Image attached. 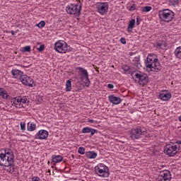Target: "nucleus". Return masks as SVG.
I'll use <instances>...</instances> for the list:
<instances>
[{
    "mask_svg": "<svg viewBox=\"0 0 181 181\" xmlns=\"http://www.w3.org/2000/svg\"><path fill=\"white\" fill-rule=\"evenodd\" d=\"M175 144H177V145H181V141L178 140L175 142Z\"/></svg>",
    "mask_w": 181,
    "mask_h": 181,
    "instance_id": "obj_39",
    "label": "nucleus"
},
{
    "mask_svg": "<svg viewBox=\"0 0 181 181\" xmlns=\"http://www.w3.org/2000/svg\"><path fill=\"white\" fill-rule=\"evenodd\" d=\"M11 35H12V36H15V31L12 30L11 31Z\"/></svg>",
    "mask_w": 181,
    "mask_h": 181,
    "instance_id": "obj_41",
    "label": "nucleus"
},
{
    "mask_svg": "<svg viewBox=\"0 0 181 181\" xmlns=\"http://www.w3.org/2000/svg\"><path fill=\"white\" fill-rule=\"evenodd\" d=\"M78 73L80 76V80L82 83L85 85L86 87H90L91 84V81H90V78H88V71L87 69L78 66L76 68Z\"/></svg>",
    "mask_w": 181,
    "mask_h": 181,
    "instance_id": "obj_5",
    "label": "nucleus"
},
{
    "mask_svg": "<svg viewBox=\"0 0 181 181\" xmlns=\"http://www.w3.org/2000/svg\"><path fill=\"white\" fill-rule=\"evenodd\" d=\"M158 16L162 22H172L175 18V13L170 9H163L158 11Z\"/></svg>",
    "mask_w": 181,
    "mask_h": 181,
    "instance_id": "obj_4",
    "label": "nucleus"
},
{
    "mask_svg": "<svg viewBox=\"0 0 181 181\" xmlns=\"http://www.w3.org/2000/svg\"><path fill=\"white\" fill-rule=\"evenodd\" d=\"M134 26H135V19H132L127 27V32L129 33H132V29H134Z\"/></svg>",
    "mask_w": 181,
    "mask_h": 181,
    "instance_id": "obj_23",
    "label": "nucleus"
},
{
    "mask_svg": "<svg viewBox=\"0 0 181 181\" xmlns=\"http://www.w3.org/2000/svg\"><path fill=\"white\" fill-rule=\"evenodd\" d=\"M54 50L58 53H66L68 50L67 43L63 40H58L54 44Z\"/></svg>",
    "mask_w": 181,
    "mask_h": 181,
    "instance_id": "obj_11",
    "label": "nucleus"
},
{
    "mask_svg": "<svg viewBox=\"0 0 181 181\" xmlns=\"http://www.w3.org/2000/svg\"><path fill=\"white\" fill-rule=\"evenodd\" d=\"M82 134H90L91 136H93L95 134H97V129L91 127H83L82 129Z\"/></svg>",
    "mask_w": 181,
    "mask_h": 181,
    "instance_id": "obj_18",
    "label": "nucleus"
},
{
    "mask_svg": "<svg viewBox=\"0 0 181 181\" xmlns=\"http://www.w3.org/2000/svg\"><path fill=\"white\" fill-rule=\"evenodd\" d=\"M175 56L177 57V59H180L181 60V47H178L175 49Z\"/></svg>",
    "mask_w": 181,
    "mask_h": 181,
    "instance_id": "obj_24",
    "label": "nucleus"
},
{
    "mask_svg": "<svg viewBox=\"0 0 181 181\" xmlns=\"http://www.w3.org/2000/svg\"><path fill=\"white\" fill-rule=\"evenodd\" d=\"M141 21V17L139 16H138L136 17V25H139V23H141L139 21Z\"/></svg>",
    "mask_w": 181,
    "mask_h": 181,
    "instance_id": "obj_36",
    "label": "nucleus"
},
{
    "mask_svg": "<svg viewBox=\"0 0 181 181\" xmlns=\"http://www.w3.org/2000/svg\"><path fill=\"white\" fill-rule=\"evenodd\" d=\"M124 70H125V71H128L129 70V66H127Z\"/></svg>",
    "mask_w": 181,
    "mask_h": 181,
    "instance_id": "obj_40",
    "label": "nucleus"
},
{
    "mask_svg": "<svg viewBox=\"0 0 181 181\" xmlns=\"http://www.w3.org/2000/svg\"><path fill=\"white\" fill-rule=\"evenodd\" d=\"M119 42H122V45H127V40H125V37L120 38Z\"/></svg>",
    "mask_w": 181,
    "mask_h": 181,
    "instance_id": "obj_33",
    "label": "nucleus"
},
{
    "mask_svg": "<svg viewBox=\"0 0 181 181\" xmlns=\"http://www.w3.org/2000/svg\"><path fill=\"white\" fill-rule=\"evenodd\" d=\"M132 76L135 83L139 86H141V87H144L148 84L149 78L146 74L141 71H135L132 73Z\"/></svg>",
    "mask_w": 181,
    "mask_h": 181,
    "instance_id": "obj_3",
    "label": "nucleus"
},
{
    "mask_svg": "<svg viewBox=\"0 0 181 181\" xmlns=\"http://www.w3.org/2000/svg\"><path fill=\"white\" fill-rule=\"evenodd\" d=\"M47 163H48V164L50 163V161H48Z\"/></svg>",
    "mask_w": 181,
    "mask_h": 181,
    "instance_id": "obj_45",
    "label": "nucleus"
},
{
    "mask_svg": "<svg viewBox=\"0 0 181 181\" xmlns=\"http://www.w3.org/2000/svg\"><path fill=\"white\" fill-rule=\"evenodd\" d=\"M169 5L170 6H176L179 5V0H169Z\"/></svg>",
    "mask_w": 181,
    "mask_h": 181,
    "instance_id": "obj_27",
    "label": "nucleus"
},
{
    "mask_svg": "<svg viewBox=\"0 0 181 181\" xmlns=\"http://www.w3.org/2000/svg\"><path fill=\"white\" fill-rule=\"evenodd\" d=\"M52 162H53V163H60V162H63V156L60 155H52Z\"/></svg>",
    "mask_w": 181,
    "mask_h": 181,
    "instance_id": "obj_20",
    "label": "nucleus"
},
{
    "mask_svg": "<svg viewBox=\"0 0 181 181\" xmlns=\"http://www.w3.org/2000/svg\"><path fill=\"white\" fill-rule=\"evenodd\" d=\"M0 97L3 98L4 100H8V97H9L8 92H6V90L4 89V88H0Z\"/></svg>",
    "mask_w": 181,
    "mask_h": 181,
    "instance_id": "obj_22",
    "label": "nucleus"
},
{
    "mask_svg": "<svg viewBox=\"0 0 181 181\" xmlns=\"http://www.w3.org/2000/svg\"><path fill=\"white\" fill-rule=\"evenodd\" d=\"M107 88H114V86L112 83L107 84Z\"/></svg>",
    "mask_w": 181,
    "mask_h": 181,
    "instance_id": "obj_37",
    "label": "nucleus"
},
{
    "mask_svg": "<svg viewBox=\"0 0 181 181\" xmlns=\"http://www.w3.org/2000/svg\"><path fill=\"white\" fill-rule=\"evenodd\" d=\"M85 155L88 159H95L98 156L95 151H87Z\"/></svg>",
    "mask_w": 181,
    "mask_h": 181,
    "instance_id": "obj_21",
    "label": "nucleus"
},
{
    "mask_svg": "<svg viewBox=\"0 0 181 181\" xmlns=\"http://www.w3.org/2000/svg\"><path fill=\"white\" fill-rule=\"evenodd\" d=\"M141 11L142 12H151V11H152V7L149 6H146L142 8Z\"/></svg>",
    "mask_w": 181,
    "mask_h": 181,
    "instance_id": "obj_29",
    "label": "nucleus"
},
{
    "mask_svg": "<svg viewBox=\"0 0 181 181\" xmlns=\"http://www.w3.org/2000/svg\"><path fill=\"white\" fill-rule=\"evenodd\" d=\"M38 52H43L45 50V45H40L39 48H37Z\"/></svg>",
    "mask_w": 181,
    "mask_h": 181,
    "instance_id": "obj_35",
    "label": "nucleus"
},
{
    "mask_svg": "<svg viewBox=\"0 0 181 181\" xmlns=\"http://www.w3.org/2000/svg\"><path fill=\"white\" fill-rule=\"evenodd\" d=\"M20 81L24 86H27V87H33V84H35V81L30 76L27 75H23L21 76Z\"/></svg>",
    "mask_w": 181,
    "mask_h": 181,
    "instance_id": "obj_14",
    "label": "nucleus"
},
{
    "mask_svg": "<svg viewBox=\"0 0 181 181\" xmlns=\"http://www.w3.org/2000/svg\"><path fill=\"white\" fill-rule=\"evenodd\" d=\"M139 66H141V63H138L137 66L139 67Z\"/></svg>",
    "mask_w": 181,
    "mask_h": 181,
    "instance_id": "obj_43",
    "label": "nucleus"
},
{
    "mask_svg": "<svg viewBox=\"0 0 181 181\" xmlns=\"http://www.w3.org/2000/svg\"><path fill=\"white\" fill-rule=\"evenodd\" d=\"M172 175L170 172L168 170H164L160 172L158 177H157V181H170Z\"/></svg>",
    "mask_w": 181,
    "mask_h": 181,
    "instance_id": "obj_13",
    "label": "nucleus"
},
{
    "mask_svg": "<svg viewBox=\"0 0 181 181\" xmlns=\"http://www.w3.org/2000/svg\"><path fill=\"white\" fill-rule=\"evenodd\" d=\"M11 74L13 76L14 78H20L23 76V72L19 69H13L11 70Z\"/></svg>",
    "mask_w": 181,
    "mask_h": 181,
    "instance_id": "obj_19",
    "label": "nucleus"
},
{
    "mask_svg": "<svg viewBox=\"0 0 181 181\" xmlns=\"http://www.w3.org/2000/svg\"><path fill=\"white\" fill-rule=\"evenodd\" d=\"M133 53L132 52H129V55L132 56Z\"/></svg>",
    "mask_w": 181,
    "mask_h": 181,
    "instance_id": "obj_44",
    "label": "nucleus"
},
{
    "mask_svg": "<svg viewBox=\"0 0 181 181\" xmlns=\"http://www.w3.org/2000/svg\"><path fill=\"white\" fill-rule=\"evenodd\" d=\"M135 9H136V7H135V4H132V6L129 7V11H135Z\"/></svg>",
    "mask_w": 181,
    "mask_h": 181,
    "instance_id": "obj_34",
    "label": "nucleus"
},
{
    "mask_svg": "<svg viewBox=\"0 0 181 181\" xmlns=\"http://www.w3.org/2000/svg\"><path fill=\"white\" fill-rule=\"evenodd\" d=\"M36 129V124L35 123L28 122V131H35Z\"/></svg>",
    "mask_w": 181,
    "mask_h": 181,
    "instance_id": "obj_25",
    "label": "nucleus"
},
{
    "mask_svg": "<svg viewBox=\"0 0 181 181\" xmlns=\"http://www.w3.org/2000/svg\"><path fill=\"white\" fill-rule=\"evenodd\" d=\"M12 105L16 108H25L28 105V98L26 96H18L11 99Z\"/></svg>",
    "mask_w": 181,
    "mask_h": 181,
    "instance_id": "obj_7",
    "label": "nucleus"
},
{
    "mask_svg": "<svg viewBox=\"0 0 181 181\" xmlns=\"http://www.w3.org/2000/svg\"><path fill=\"white\" fill-rule=\"evenodd\" d=\"M30 46H25L23 48V52H30Z\"/></svg>",
    "mask_w": 181,
    "mask_h": 181,
    "instance_id": "obj_32",
    "label": "nucleus"
},
{
    "mask_svg": "<svg viewBox=\"0 0 181 181\" xmlns=\"http://www.w3.org/2000/svg\"><path fill=\"white\" fill-rule=\"evenodd\" d=\"M109 100L112 104H115V105H118V104H121V98L117 97L114 95H110L108 96Z\"/></svg>",
    "mask_w": 181,
    "mask_h": 181,
    "instance_id": "obj_17",
    "label": "nucleus"
},
{
    "mask_svg": "<svg viewBox=\"0 0 181 181\" xmlns=\"http://www.w3.org/2000/svg\"><path fill=\"white\" fill-rule=\"evenodd\" d=\"M88 122H90V124H94V120L93 119H88Z\"/></svg>",
    "mask_w": 181,
    "mask_h": 181,
    "instance_id": "obj_38",
    "label": "nucleus"
},
{
    "mask_svg": "<svg viewBox=\"0 0 181 181\" xmlns=\"http://www.w3.org/2000/svg\"><path fill=\"white\" fill-rule=\"evenodd\" d=\"M179 120H180V122H181V115H180V116L179 117Z\"/></svg>",
    "mask_w": 181,
    "mask_h": 181,
    "instance_id": "obj_42",
    "label": "nucleus"
},
{
    "mask_svg": "<svg viewBox=\"0 0 181 181\" xmlns=\"http://www.w3.org/2000/svg\"><path fill=\"white\" fill-rule=\"evenodd\" d=\"M142 135H145V131H142L141 127L132 129L129 132V137L131 139H132V141L140 139V138H142Z\"/></svg>",
    "mask_w": 181,
    "mask_h": 181,
    "instance_id": "obj_10",
    "label": "nucleus"
},
{
    "mask_svg": "<svg viewBox=\"0 0 181 181\" xmlns=\"http://www.w3.org/2000/svg\"><path fill=\"white\" fill-rule=\"evenodd\" d=\"M146 67L149 71H154L156 73L160 71V62H159V59L156 58V54H150L148 55L146 61Z\"/></svg>",
    "mask_w": 181,
    "mask_h": 181,
    "instance_id": "obj_2",
    "label": "nucleus"
},
{
    "mask_svg": "<svg viewBox=\"0 0 181 181\" xmlns=\"http://www.w3.org/2000/svg\"><path fill=\"white\" fill-rule=\"evenodd\" d=\"M66 12L69 15H76L80 16L81 12V6L79 4H71L66 7Z\"/></svg>",
    "mask_w": 181,
    "mask_h": 181,
    "instance_id": "obj_8",
    "label": "nucleus"
},
{
    "mask_svg": "<svg viewBox=\"0 0 181 181\" xmlns=\"http://www.w3.org/2000/svg\"><path fill=\"white\" fill-rule=\"evenodd\" d=\"M20 125H21V131H25V129H26V123L23 122H21L20 123Z\"/></svg>",
    "mask_w": 181,
    "mask_h": 181,
    "instance_id": "obj_31",
    "label": "nucleus"
},
{
    "mask_svg": "<svg viewBox=\"0 0 181 181\" xmlns=\"http://www.w3.org/2000/svg\"><path fill=\"white\" fill-rule=\"evenodd\" d=\"M95 173L100 177H108L110 176V170L105 164L99 163L95 167Z\"/></svg>",
    "mask_w": 181,
    "mask_h": 181,
    "instance_id": "obj_6",
    "label": "nucleus"
},
{
    "mask_svg": "<svg viewBox=\"0 0 181 181\" xmlns=\"http://www.w3.org/2000/svg\"><path fill=\"white\" fill-rule=\"evenodd\" d=\"M37 139H47V138L49 136V132L45 129H41L38 131V132L36 134Z\"/></svg>",
    "mask_w": 181,
    "mask_h": 181,
    "instance_id": "obj_15",
    "label": "nucleus"
},
{
    "mask_svg": "<svg viewBox=\"0 0 181 181\" xmlns=\"http://www.w3.org/2000/svg\"><path fill=\"white\" fill-rule=\"evenodd\" d=\"M164 151L169 156H175L179 152V146L175 143H170L165 146Z\"/></svg>",
    "mask_w": 181,
    "mask_h": 181,
    "instance_id": "obj_9",
    "label": "nucleus"
},
{
    "mask_svg": "<svg viewBox=\"0 0 181 181\" xmlns=\"http://www.w3.org/2000/svg\"><path fill=\"white\" fill-rule=\"evenodd\" d=\"M66 90L71 91V79H69L66 83Z\"/></svg>",
    "mask_w": 181,
    "mask_h": 181,
    "instance_id": "obj_26",
    "label": "nucleus"
},
{
    "mask_svg": "<svg viewBox=\"0 0 181 181\" xmlns=\"http://www.w3.org/2000/svg\"><path fill=\"white\" fill-rule=\"evenodd\" d=\"M18 66H22V65H18Z\"/></svg>",
    "mask_w": 181,
    "mask_h": 181,
    "instance_id": "obj_46",
    "label": "nucleus"
},
{
    "mask_svg": "<svg viewBox=\"0 0 181 181\" xmlns=\"http://www.w3.org/2000/svg\"><path fill=\"white\" fill-rule=\"evenodd\" d=\"M14 159L13 151L9 148L5 149L4 153H0V166L8 168L6 169V172L12 174L15 172Z\"/></svg>",
    "mask_w": 181,
    "mask_h": 181,
    "instance_id": "obj_1",
    "label": "nucleus"
},
{
    "mask_svg": "<svg viewBox=\"0 0 181 181\" xmlns=\"http://www.w3.org/2000/svg\"><path fill=\"white\" fill-rule=\"evenodd\" d=\"M158 98L162 101H169L172 98V94L168 92H163L159 94Z\"/></svg>",
    "mask_w": 181,
    "mask_h": 181,
    "instance_id": "obj_16",
    "label": "nucleus"
},
{
    "mask_svg": "<svg viewBox=\"0 0 181 181\" xmlns=\"http://www.w3.org/2000/svg\"><path fill=\"white\" fill-rule=\"evenodd\" d=\"M108 8L107 2H100L96 5V11L100 15H105L108 12Z\"/></svg>",
    "mask_w": 181,
    "mask_h": 181,
    "instance_id": "obj_12",
    "label": "nucleus"
},
{
    "mask_svg": "<svg viewBox=\"0 0 181 181\" xmlns=\"http://www.w3.org/2000/svg\"><path fill=\"white\" fill-rule=\"evenodd\" d=\"M35 26H37L40 29H42V28H45V26H46V23L45 22V21H41L39 23L36 24Z\"/></svg>",
    "mask_w": 181,
    "mask_h": 181,
    "instance_id": "obj_28",
    "label": "nucleus"
},
{
    "mask_svg": "<svg viewBox=\"0 0 181 181\" xmlns=\"http://www.w3.org/2000/svg\"><path fill=\"white\" fill-rule=\"evenodd\" d=\"M78 153L80 155H86V148L84 147H79L78 149Z\"/></svg>",
    "mask_w": 181,
    "mask_h": 181,
    "instance_id": "obj_30",
    "label": "nucleus"
}]
</instances>
